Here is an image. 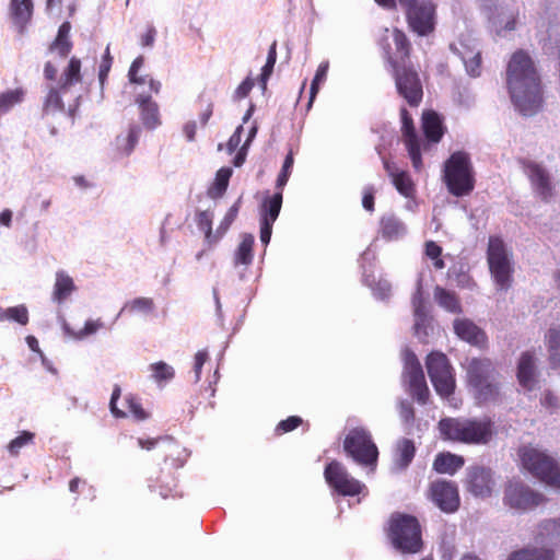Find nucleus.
I'll return each instance as SVG.
<instances>
[{"label":"nucleus","instance_id":"f257e3e1","mask_svg":"<svg viewBox=\"0 0 560 560\" xmlns=\"http://www.w3.org/2000/svg\"><path fill=\"white\" fill-rule=\"evenodd\" d=\"M506 85L511 98L523 115L535 114L542 103L539 74L523 49L516 50L506 67Z\"/></svg>","mask_w":560,"mask_h":560},{"label":"nucleus","instance_id":"f03ea898","mask_svg":"<svg viewBox=\"0 0 560 560\" xmlns=\"http://www.w3.org/2000/svg\"><path fill=\"white\" fill-rule=\"evenodd\" d=\"M438 428L443 440L469 445L488 444L497 434L490 418H443Z\"/></svg>","mask_w":560,"mask_h":560},{"label":"nucleus","instance_id":"7ed1b4c3","mask_svg":"<svg viewBox=\"0 0 560 560\" xmlns=\"http://www.w3.org/2000/svg\"><path fill=\"white\" fill-rule=\"evenodd\" d=\"M384 10L405 12L408 28L420 37L432 34L436 24V5L432 0H374Z\"/></svg>","mask_w":560,"mask_h":560},{"label":"nucleus","instance_id":"20e7f679","mask_svg":"<svg viewBox=\"0 0 560 560\" xmlns=\"http://www.w3.org/2000/svg\"><path fill=\"white\" fill-rule=\"evenodd\" d=\"M387 537L393 547L401 553H418L423 548L421 525L413 515L392 514Z\"/></svg>","mask_w":560,"mask_h":560},{"label":"nucleus","instance_id":"39448f33","mask_svg":"<svg viewBox=\"0 0 560 560\" xmlns=\"http://www.w3.org/2000/svg\"><path fill=\"white\" fill-rule=\"evenodd\" d=\"M444 183L455 197L469 195L475 188L474 170L469 154L456 151L444 163Z\"/></svg>","mask_w":560,"mask_h":560},{"label":"nucleus","instance_id":"423d86ee","mask_svg":"<svg viewBox=\"0 0 560 560\" xmlns=\"http://www.w3.org/2000/svg\"><path fill=\"white\" fill-rule=\"evenodd\" d=\"M497 371L488 358H474L467 366V382L474 388L479 402L494 401L499 398L500 387Z\"/></svg>","mask_w":560,"mask_h":560},{"label":"nucleus","instance_id":"0eeeda50","mask_svg":"<svg viewBox=\"0 0 560 560\" xmlns=\"http://www.w3.org/2000/svg\"><path fill=\"white\" fill-rule=\"evenodd\" d=\"M487 262L498 290L508 291L513 284L514 264L512 254L500 236L491 235L488 241Z\"/></svg>","mask_w":560,"mask_h":560},{"label":"nucleus","instance_id":"6e6552de","mask_svg":"<svg viewBox=\"0 0 560 560\" xmlns=\"http://www.w3.org/2000/svg\"><path fill=\"white\" fill-rule=\"evenodd\" d=\"M81 67L79 58H70L57 84L48 88L43 103V113L45 115H55L65 110V98L71 93V89L82 81Z\"/></svg>","mask_w":560,"mask_h":560},{"label":"nucleus","instance_id":"1a4fd4ad","mask_svg":"<svg viewBox=\"0 0 560 560\" xmlns=\"http://www.w3.org/2000/svg\"><path fill=\"white\" fill-rule=\"evenodd\" d=\"M378 47L389 71L412 63L410 61L411 43L406 33L398 27L392 31L386 28L378 40Z\"/></svg>","mask_w":560,"mask_h":560},{"label":"nucleus","instance_id":"9d476101","mask_svg":"<svg viewBox=\"0 0 560 560\" xmlns=\"http://www.w3.org/2000/svg\"><path fill=\"white\" fill-rule=\"evenodd\" d=\"M520 458L523 467L533 476L551 487L560 486V467L555 458L530 446L520 448Z\"/></svg>","mask_w":560,"mask_h":560},{"label":"nucleus","instance_id":"9b49d317","mask_svg":"<svg viewBox=\"0 0 560 560\" xmlns=\"http://www.w3.org/2000/svg\"><path fill=\"white\" fill-rule=\"evenodd\" d=\"M346 454L362 466L375 465L378 450L372 440L371 433L364 428H353L343 440Z\"/></svg>","mask_w":560,"mask_h":560},{"label":"nucleus","instance_id":"f8f14e48","mask_svg":"<svg viewBox=\"0 0 560 560\" xmlns=\"http://www.w3.org/2000/svg\"><path fill=\"white\" fill-rule=\"evenodd\" d=\"M396 91L406 103L416 108L423 100V85L413 63L390 70Z\"/></svg>","mask_w":560,"mask_h":560},{"label":"nucleus","instance_id":"ddd939ff","mask_svg":"<svg viewBox=\"0 0 560 560\" xmlns=\"http://www.w3.org/2000/svg\"><path fill=\"white\" fill-rule=\"evenodd\" d=\"M429 377L441 397H450L455 389V378L447 357L441 352H431L425 361Z\"/></svg>","mask_w":560,"mask_h":560},{"label":"nucleus","instance_id":"4468645a","mask_svg":"<svg viewBox=\"0 0 560 560\" xmlns=\"http://www.w3.org/2000/svg\"><path fill=\"white\" fill-rule=\"evenodd\" d=\"M324 477L328 486L343 497L358 495L365 489V486L350 476L342 464L337 460L326 465Z\"/></svg>","mask_w":560,"mask_h":560},{"label":"nucleus","instance_id":"2eb2a0df","mask_svg":"<svg viewBox=\"0 0 560 560\" xmlns=\"http://www.w3.org/2000/svg\"><path fill=\"white\" fill-rule=\"evenodd\" d=\"M503 500L504 504L511 509L526 511L541 504L545 498L521 481H509L504 489Z\"/></svg>","mask_w":560,"mask_h":560},{"label":"nucleus","instance_id":"dca6fc26","mask_svg":"<svg viewBox=\"0 0 560 560\" xmlns=\"http://www.w3.org/2000/svg\"><path fill=\"white\" fill-rule=\"evenodd\" d=\"M429 497L443 512L453 513L459 508L458 488L453 481L435 480L431 482Z\"/></svg>","mask_w":560,"mask_h":560},{"label":"nucleus","instance_id":"f3484780","mask_svg":"<svg viewBox=\"0 0 560 560\" xmlns=\"http://www.w3.org/2000/svg\"><path fill=\"white\" fill-rule=\"evenodd\" d=\"M491 470L485 467H470L467 471V489L476 497L486 498L492 492Z\"/></svg>","mask_w":560,"mask_h":560},{"label":"nucleus","instance_id":"a211bd4d","mask_svg":"<svg viewBox=\"0 0 560 560\" xmlns=\"http://www.w3.org/2000/svg\"><path fill=\"white\" fill-rule=\"evenodd\" d=\"M454 331L462 340L485 348L488 339L486 332L479 328L474 322L467 318H457L454 320Z\"/></svg>","mask_w":560,"mask_h":560},{"label":"nucleus","instance_id":"6ab92c4d","mask_svg":"<svg viewBox=\"0 0 560 560\" xmlns=\"http://www.w3.org/2000/svg\"><path fill=\"white\" fill-rule=\"evenodd\" d=\"M525 170L536 192L542 200L547 201L552 196V186L548 172L534 162L525 163Z\"/></svg>","mask_w":560,"mask_h":560},{"label":"nucleus","instance_id":"aec40b11","mask_svg":"<svg viewBox=\"0 0 560 560\" xmlns=\"http://www.w3.org/2000/svg\"><path fill=\"white\" fill-rule=\"evenodd\" d=\"M136 104L140 110V118L147 129H155L161 125L159 105L150 95L139 94Z\"/></svg>","mask_w":560,"mask_h":560},{"label":"nucleus","instance_id":"412c9836","mask_svg":"<svg viewBox=\"0 0 560 560\" xmlns=\"http://www.w3.org/2000/svg\"><path fill=\"white\" fill-rule=\"evenodd\" d=\"M422 130L429 142L439 143L444 133L445 126L442 117L434 110H425L422 114Z\"/></svg>","mask_w":560,"mask_h":560},{"label":"nucleus","instance_id":"4be33fe9","mask_svg":"<svg viewBox=\"0 0 560 560\" xmlns=\"http://www.w3.org/2000/svg\"><path fill=\"white\" fill-rule=\"evenodd\" d=\"M535 359L534 355L526 351L522 353L518 365H517V381L520 385L527 389L532 390L535 387L536 378H535Z\"/></svg>","mask_w":560,"mask_h":560},{"label":"nucleus","instance_id":"5701e85b","mask_svg":"<svg viewBox=\"0 0 560 560\" xmlns=\"http://www.w3.org/2000/svg\"><path fill=\"white\" fill-rule=\"evenodd\" d=\"M465 464V459L460 455L450 452L439 453L433 460V469L439 474L454 475Z\"/></svg>","mask_w":560,"mask_h":560},{"label":"nucleus","instance_id":"b1692460","mask_svg":"<svg viewBox=\"0 0 560 560\" xmlns=\"http://www.w3.org/2000/svg\"><path fill=\"white\" fill-rule=\"evenodd\" d=\"M164 464L167 474L182 468L187 460V453L184 447L173 441H167L164 447Z\"/></svg>","mask_w":560,"mask_h":560},{"label":"nucleus","instance_id":"393cba45","mask_svg":"<svg viewBox=\"0 0 560 560\" xmlns=\"http://www.w3.org/2000/svg\"><path fill=\"white\" fill-rule=\"evenodd\" d=\"M282 190L277 189L272 196H266L260 205V222L275 223L282 207Z\"/></svg>","mask_w":560,"mask_h":560},{"label":"nucleus","instance_id":"a878e982","mask_svg":"<svg viewBox=\"0 0 560 560\" xmlns=\"http://www.w3.org/2000/svg\"><path fill=\"white\" fill-rule=\"evenodd\" d=\"M381 236L387 241L400 238L406 233L402 221L394 214L383 215L380 221Z\"/></svg>","mask_w":560,"mask_h":560},{"label":"nucleus","instance_id":"bb28decb","mask_svg":"<svg viewBox=\"0 0 560 560\" xmlns=\"http://www.w3.org/2000/svg\"><path fill=\"white\" fill-rule=\"evenodd\" d=\"M141 133L138 125H130L126 133L116 137L115 147L119 154L129 155L136 148Z\"/></svg>","mask_w":560,"mask_h":560},{"label":"nucleus","instance_id":"cd10ccee","mask_svg":"<svg viewBox=\"0 0 560 560\" xmlns=\"http://www.w3.org/2000/svg\"><path fill=\"white\" fill-rule=\"evenodd\" d=\"M416 454V446L412 440L401 439L395 447V465L400 468H407L412 462Z\"/></svg>","mask_w":560,"mask_h":560},{"label":"nucleus","instance_id":"c85d7f7f","mask_svg":"<svg viewBox=\"0 0 560 560\" xmlns=\"http://www.w3.org/2000/svg\"><path fill=\"white\" fill-rule=\"evenodd\" d=\"M74 289L75 285L70 276L63 271H58L56 273V281L52 291V299L55 302L59 304L62 303L71 295Z\"/></svg>","mask_w":560,"mask_h":560},{"label":"nucleus","instance_id":"c756f323","mask_svg":"<svg viewBox=\"0 0 560 560\" xmlns=\"http://www.w3.org/2000/svg\"><path fill=\"white\" fill-rule=\"evenodd\" d=\"M10 11L13 22L23 27L32 18V0H11Z\"/></svg>","mask_w":560,"mask_h":560},{"label":"nucleus","instance_id":"7c9ffc66","mask_svg":"<svg viewBox=\"0 0 560 560\" xmlns=\"http://www.w3.org/2000/svg\"><path fill=\"white\" fill-rule=\"evenodd\" d=\"M508 560H555V552L547 548H523L513 551Z\"/></svg>","mask_w":560,"mask_h":560},{"label":"nucleus","instance_id":"2f4dec72","mask_svg":"<svg viewBox=\"0 0 560 560\" xmlns=\"http://www.w3.org/2000/svg\"><path fill=\"white\" fill-rule=\"evenodd\" d=\"M255 238L252 234L245 233L242 235V241L237 246V249L234 254V262L235 265H245L248 266L253 262Z\"/></svg>","mask_w":560,"mask_h":560},{"label":"nucleus","instance_id":"473e14b6","mask_svg":"<svg viewBox=\"0 0 560 560\" xmlns=\"http://www.w3.org/2000/svg\"><path fill=\"white\" fill-rule=\"evenodd\" d=\"M405 147L411 159V163L415 170L419 171L422 167V155L421 144L417 132L408 133L402 136Z\"/></svg>","mask_w":560,"mask_h":560},{"label":"nucleus","instance_id":"72a5a7b5","mask_svg":"<svg viewBox=\"0 0 560 560\" xmlns=\"http://www.w3.org/2000/svg\"><path fill=\"white\" fill-rule=\"evenodd\" d=\"M104 327V323L101 319H89L80 330L72 329L68 324L63 325L65 332L74 340H83L86 337L97 332Z\"/></svg>","mask_w":560,"mask_h":560},{"label":"nucleus","instance_id":"f704fd0d","mask_svg":"<svg viewBox=\"0 0 560 560\" xmlns=\"http://www.w3.org/2000/svg\"><path fill=\"white\" fill-rule=\"evenodd\" d=\"M434 298L442 307L452 313H459L462 311L459 301L455 293L442 287H436L434 289Z\"/></svg>","mask_w":560,"mask_h":560},{"label":"nucleus","instance_id":"c9c22d12","mask_svg":"<svg viewBox=\"0 0 560 560\" xmlns=\"http://www.w3.org/2000/svg\"><path fill=\"white\" fill-rule=\"evenodd\" d=\"M548 351L550 353V364L553 368L560 365V330L550 328L546 335Z\"/></svg>","mask_w":560,"mask_h":560},{"label":"nucleus","instance_id":"e433bc0d","mask_svg":"<svg viewBox=\"0 0 560 560\" xmlns=\"http://www.w3.org/2000/svg\"><path fill=\"white\" fill-rule=\"evenodd\" d=\"M405 376L408 384L425 380L422 366L413 353H410L406 359Z\"/></svg>","mask_w":560,"mask_h":560},{"label":"nucleus","instance_id":"4c0bfd02","mask_svg":"<svg viewBox=\"0 0 560 560\" xmlns=\"http://www.w3.org/2000/svg\"><path fill=\"white\" fill-rule=\"evenodd\" d=\"M392 183L397 191L406 198L412 197L416 191L415 184L406 171L396 174V176H394L392 179Z\"/></svg>","mask_w":560,"mask_h":560},{"label":"nucleus","instance_id":"58836bf2","mask_svg":"<svg viewBox=\"0 0 560 560\" xmlns=\"http://www.w3.org/2000/svg\"><path fill=\"white\" fill-rule=\"evenodd\" d=\"M150 371L152 373V375H151L152 378L158 384H163V383L170 382L175 376L174 369L171 365H168L167 363H165L164 361H159V362L152 363L150 365Z\"/></svg>","mask_w":560,"mask_h":560},{"label":"nucleus","instance_id":"ea45409f","mask_svg":"<svg viewBox=\"0 0 560 560\" xmlns=\"http://www.w3.org/2000/svg\"><path fill=\"white\" fill-rule=\"evenodd\" d=\"M197 225L205 232L206 241L212 245L219 241L218 233H212V214L208 211H200L197 214Z\"/></svg>","mask_w":560,"mask_h":560},{"label":"nucleus","instance_id":"a19ab883","mask_svg":"<svg viewBox=\"0 0 560 560\" xmlns=\"http://www.w3.org/2000/svg\"><path fill=\"white\" fill-rule=\"evenodd\" d=\"M232 176V170L229 167L220 168L215 174V179L213 184V188L210 190V196L221 197L229 186L230 177Z\"/></svg>","mask_w":560,"mask_h":560},{"label":"nucleus","instance_id":"79ce46f5","mask_svg":"<svg viewBox=\"0 0 560 560\" xmlns=\"http://www.w3.org/2000/svg\"><path fill=\"white\" fill-rule=\"evenodd\" d=\"M124 310L130 314H149L154 310V301L151 298H136L127 302Z\"/></svg>","mask_w":560,"mask_h":560},{"label":"nucleus","instance_id":"37998d69","mask_svg":"<svg viewBox=\"0 0 560 560\" xmlns=\"http://www.w3.org/2000/svg\"><path fill=\"white\" fill-rule=\"evenodd\" d=\"M462 59L465 63L466 70L471 77H479L481 73V54L480 51H462Z\"/></svg>","mask_w":560,"mask_h":560},{"label":"nucleus","instance_id":"c03bdc74","mask_svg":"<svg viewBox=\"0 0 560 560\" xmlns=\"http://www.w3.org/2000/svg\"><path fill=\"white\" fill-rule=\"evenodd\" d=\"M241 205H242V197H240L225 213L223 220L220 222V224L217 229L219 240L226 233V231L230 229L231 224L236 219L238 211L241 209Z\"/></svg>","mask_w":560,"mask_h":560},{"label":"nucleus","instance_id":"a18cd8bd","mask_svg":"<svg viewBox=\"0 0 560 560\" xmlns=\"http://www.w3.org/2000/svg\"><path fill=\"white\" fill-rule=\"evenodd\" d=\"M24 97L22 89H15L0 94V113H5L14 105L21 103Z\"/></svg>","mask_w":560,"mask_h":560},{"label":"nucleus","instance_id":"49530a36","mask_svg":"<svg viewBox=\"0 0 560 560\" xmlns=\"http://www.w3.org/2000/svg\"><path fill=\"white\" fill-rule=\"evenodd\" d=\"M411 302L413 306V313L417 318L416 328H418L420 323H423L427 317L423 292L420 283L412 295Z\"/></svg>","mask_w":560,"mask_h":560},{"label":"nucleus","instance_id":"de8ad7c7","mask_svg":"<svg viewBox=\"0 0 560 560\" xmlns=\"http://www.w3.org/2000/svg\"><path fill=\"white\" fill-rule=\"evenodd\" d=\"M35 434L30 431H22L19 436L13 439L9 445L8 451L10 455L18 456L21 452V448L24 446L32 444L34 442Z\"/></svg>","mask_w":560,"mask_h":560},{"label":"nucleus","instance_id":"09e8293b","mask_svg":"<svg viewBox=\"0 0 560 560\" xmlns=\"http://www.w3.org/2000/svg\"><path fill=\"white\" fill-rule=\"evenodd\" d=\"M293 164H294L293 151L290 150L284 159L282 168L277 177V182H276L277 189L283 190V188L287 185L289 177L291 175Z\"/></svg>","mask_w":560,"mask_h":560},{"label":"nucleus","instance_id":"8fccbe9b","mask_svg":"<svg viewBox=\"0 0 560 560\" xmlns=\"http://www.w3.org/2000/svg\"><path fill=\"white\" fill-rule=\"evenodd\" d=\"M0 319H9L26 325L28 323V311L24 305L9 307L0 316Z\"/></svg>","mask_w":560,"mask_h":560},{"label":"nucleus","instance_id":"3c124183","mask_svg":"<svg viewBox=\"0 0 560 560\" xmlns=\"http://www.w3.org/2000/svg\"><path fill=\"white\" fill-rule=\"evenodd\" d=\"M276 61H277V42H273L271 44V46L269 47L267 61L261 69V73H260V78H259V80L264 86H266L268 79L272 74Z\"/></svg>","mask_w":560,"mask_h":560},{"label":"nucleus","instance_id":"603ef678","mask_svg":"<svg viewBox=\"0 0 560 560\" xmlns=\"http://www.w3.org/2000/svg\"><path fill=\"white\" fill-rule=\"evenodd\" d=\"M409 394L419 404L424 405L429 398V388L425 380L412 382L408 384Z\"/></svg>","mask_w":560,"mask_h":560},{"label":"nucleus","instance_id":"864d4df0","mask_svg":"<svg viewBox=\"0 0 560 560\" xmlns=\"http://www.w3.org/2000/svg\"><path fill=\"white\" fill-rule=\"evenodd\" d=\"M163 475H164V468L161 469V474L156 478L155 483L149 486L151 491L158 492L163 499L178 497L179 494H178V492L176 490V483H174L172 487L171 486L159 485L160 482H162L164 480Z\"/></svg>","mask_w":560,"mask_h":560},{"label":"nucleus","instance_id":"5fc2aeb1","mask_svg":"<svg viewBox=\"0 0 560 560\" xmlns=\"http://www.w3.org/2000/svg\"><path fill=\"white\" fill-rule=\"evenodd\" d=\"M327 72H328V63L327 62L320 63L316 70L315 77L311 84L308 106H311L315 96L317 95V93L319 91V84L326 80Z\"/></svg>","mask_w":560,"mask_h":560},{"label":"nucleus","instance_id":"6e6d98bb","mask_svg":"<svg viewBox=\"0 0 560 560\" xmlns=\"http://www.w3.org/2000/svg\"><path fill=\"white\" fill-rule=\"evenodd\" d=\"M127 407L129 412L135 417V419L142 421L149 418V413L142 408V405L133 395H128L126 397Z\"/></svg>","mask_w":560,"mask_h":560},{"label":"nucleus","instance_id":"4d7b16f0","mask_svg":"<svg viewBox=\"0 0 560 560\" xmlns=\"http://www.w3.org/2000/svg\"><path fill=\"white\" fill-rule=\"evenodd\" d=\"M302 422H303V420H302L301 417H299V416H290L287 419L281 420L277 424V427L275 429L276 434L277 435H281V434L291 432V431L295 430L298 427H300L302 424Z\"/></svg>","mask_w":560,"mask_h":560},{"label":"nucleus","instance_id":"13d9d810","mask_svg":"<svg viewBox=\"0 0 560 560\" xmlns=\"http://www.w3.org/2000/svg\"><path fill=\"white\" fill-rule=\"evenodd\" d=\"M144 63L143 56H138L132 62L128 71V79L135 84H144L147 80L143 77H139L138 72Z\"/></svg>","mask_w":560,"mask_h":560},{"label":"nucleus","instance_id":"bf43d9fd","mask_svg":"<svg viewBox=\"0 0 560 560\" xmlns=\"http://www.w3.org/2000/svg\"><path fill=\"white\" fill-rule=\"evenodd\" d=\"M71 49L72 43L69 38H60L57 36L49 46L50 51H57L62 58H66L70 54Z\"/></svg>","mask_w":560,"mask_h":560},{"label":"nucleus","instance_id":"052dcab7","mask_svg":"<svg viewBox=\"0 0 560 560\" xmlns=\"http://www.w3.org/2000/svg\"><path fill=\"white\" fill-rule=\"evenodd\" d=\"M400 119H401L402 136L417 132L415 124H413V119H412L410 113L408 112V109L405 107L400 108Z\"/></svg>","mask_w":560,"mask_h":560},{"label":"nucleus","instance_id":"680f3d73","mask_svg":"<svg viewBox=\"0 0 560 560\" xmlns=\"http://www.w3.org/2000/svg\"><path fill=\"white\" fill-rule=\"evenodd\" d=\"M120 394H121L120 387L118 385H115L113 393H112L110 401H109L110 412L113 413V416L115 418L127 417V413L117 407V400L119 399Z\"/></svg>","mask_w":560,"mask_h":560},{"label":"nucleus","instance_id":"e2e57ef3","mask_svg":"<svg viewBox=\"0 0 560 560\" xmlns=\"http://www.w3.org/2000/svg\"><path fill=\"white\" fill-rule=\"evenodd\" d=\"M255 83L252 78H246L235 90L234 97L236 100L245 98L252 89L254 88Z\"/></svg>","mask_w":560,"mask_h":560},{"label":"nucleus","instance_id":"0e129e2a","mask_svg":"<svg viewBox=\"0 0 560 560\" xmlns=\"http://www.w3.org/2000/svg\"><path fill=\"white\" fill-rule=\"evenodd\" d=\"M372 290L378 299L384 300L390 295L392 287L387 281H378Z\"/></svg>","mask_w":560,"mask_h":560},{"label":"nucleus","instance_id":"69168bd1","mask_svg":"<svg viewBox=\"0 0 560 560\" xmlns=\"http://www.w3.org/2000/svg\"><path fill=\"white\" fill-rule=\"evenodd\" d=\"M207 360H208V352L205 350H200L195 354L194 370H195V374H196V381H199L202 366Z\"/></svg>","mask_w":560,"mask_h":560},{"label":"nucleus","instance_id":"338daca9","mask_svg":"<svg viewBox=\"0 0 560 560\" xmlns=\"http://www.w3.org/2000/svg\"><path fill=\"white\" fill-rule=\"evenodd\" d=\"M362 206L365 210L374 211V189L373 187H366L363 191Z\"/></svg>","mask_w":560,"mask_h":560},{"label":"nucleus","instance_id":"774afa93","mask_svg":"<svg viewBox=\"0 0 560 560\" xmlns=\"http://www.w3.org/2000/svg\"><path fill=\"white\" fill-rule=\"evenodd\" d=\"M156 37V30L154 26L149 25L145 33L141 36L140 44L142 47L153 46Z\"/></svg>","mask_w":560,"mask_h":560}]
</instances>
